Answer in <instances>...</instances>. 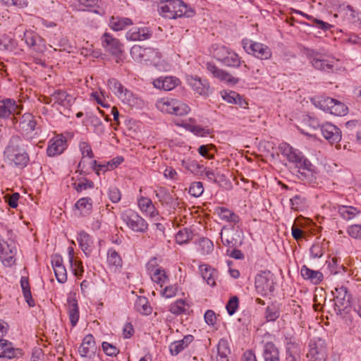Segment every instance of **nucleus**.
Returning <instances> with one entry per match:
<instances>
[{
  "mask_svg": "<svg viewBox=\"0 0 361 361\" xmlns=\"http://www.w3.org/2000/svg\"><path fill=\"white\" fill-rule=\"evenodd\" d=\"M323 137L331 144L334 145L341 141V130L336 126L326 122L320 126Z\"/></svg>",
  "mask_w": 361,
  "mask_h": 361,
  "instance_id": "4468645a",
  "label": "nucleus"
},
{
  "mask_svg": "<svg viewBox=\"0 0 361 361\" xmlns=\"http://www.w3.org/2000/svg\"><path fill=\"white\" fill-rule=\"evenodd\" d=\"M157 108L163 113L178 116L187 115L190 107L184 102L173 98H161L156 103Z\"/></svg>",
  "mask_w": 361,
  "mask_h": 361,
  "instance_id": "7ed1b4c3",
  "label": "nucleus"
},
{
  "mask_svg": "<svg viewBox=\"0 0 361 361\" xmlns=\"http://www.w3.org/2000/svg\"><path fill=\"white\" fill-rule=\"evenodd\" d=\"M6 161L11 166L23 168L29 161V157L23 148V141L18 136H13L4 151Z\"/></svg>",
  "mask_w": 361,
  "mask_h": 361,
  "instance_id": "f257e3e1",
  "label": "nucleus"
},
{
  "mask_svg": "<svg viewBox=\"0 0 361 361\" xmlns=\"http://www.w3.org/2000/svg\"><path fill=\"white\" fill-rule=\"evenodd\" d=\"M23 109L13 99L5 98L0 100V118H8L11 115L20 114Z\"/></svg>",
  "mask_w": 361,
  "mask_h": 361,
  "instance_id": "ddd939ff",
  "label": "nucleus"
},
{
  "mask_svg": "<svg viewBox=\"0 0 361 361\" xmlns=\"http://www.w3.org/2000/svg\"><path fill=\"white\" fill-rule=\"evenodd\" d=\"M20 354V350L15 348L11 342L7 340H0V357L11 359Z\"/></svg>",
  "mask_w": 361,
  "mask_h": 361,
  "instance_id": "a878e982",
  "label": "nucleus"
},
{
  "mask_svg": "<svg viewBox=\"0 0 361 361\" xmlns=\"http://www.w3.org/2000/svg\"><path fill=\"white\" fill-rule=\"evenodd\" d=\"M200 270L203 279L207 281V284L211 286H214L216 285L215 277L216 271L212 269V267L207 264L200 265Z\"/></svg>",
  "mask_w": 361,
  "mask_h": 361,
  "instance_id": "473e14b6",
  "label": "nucleus"
},
{
  "mask_svg": "<svg viewBox=\"0 0 361 361\" xmlns=\"http://www.w3.org/2000/svg\"><path fill=\"white\" fill-rule=\"evenodd\" d=\"M315 120L311 118L309 116H306V117L303 119L301 126L299 127V130L300 132L310 137L314 136L315 131Z\"/></svg>",
  "mask_w": 361,
  "mask_h": 361,
  "instance_id": "72a5a7b5",
  "label": "nucleus"
},
{
  "mask_svg": "<svg viewBox=\"0 0 361 361\" xmlns=\"http://www.w3.org/2000/svg\"><path fill=\"white\" fill-rule=\"evenodd\" d=\"M206 66L207 71L213 75V77L222 82L232 85L237 84L239 82L238 78L233 77L229 73L218 68L213 63H207Z\"/></svg>",
  "mask_w": 361,
  "mask_h": 361,
  "instance_id": "2eb2a0df",
  "label": "nucleus"
},
{
  "mask_svg": "<svg viewBox=\"0 0 361 361\" xmlns=\"http://www.w3.org/2000/svg\"><path fill=\"white\" fill-rule=\"evenodd\" d=\"M102 45L110 54L116 57V62L121 60V55L123 53V44L118 39L114 37L110 33L104 32L101 37Z\"/></svg>",
  "mask_w": 361,
  "mask_h": 361,
  "instance_id": "0eeeda50",
  "label": "nucleus"
},
{
  "mask_svg": "<svg viewBox=\"0 0 361 361\" xmlns=\"http://www.w3.org/2000/svg\"><path fill=\"white\" fill-rule=\"evenodd\" d=\"M96 349L94 336L88 334L84 337L78 352L82 357H91L95 354Z\"/></svg>",
  "mask_w": 361,
  "mask_h": 361,
  "instance_id": "412c9836",
  "label": "nucleus"
},
{
  "mask_svg": "<svg viewBox=\"0 0 361 361\" xmlns=\"http://www.w3.org/2000/svg\"><path fill=\"white\" fill-rule=\"evenodd\" d=\"M243 44L246 52L259 59L265 60L271 56L270 48L264 44L253 41H243Z\"/></svg>",
  "mask_w": 361,
  "mask_h": 361,
  "instance_id": "1a4fd4ad",
  "label": "nucleus"
},
{
  "mask_svg": "<svg viewBox=\"0 0 361 361\" xmlns=\"http://www.w3.org/2000/svg\"><path fill=\"white\" fill-rule=\"evenodd\" d=\"M194 340L192 335L185 336L181 340L174 341L169 345V350L172 355H177L183 350Z\"/></svg>",
  "mask_w": 361,
  "mask_h": 361,
  "instance_id": "cd10ccee",
  "label": "nucleus"
},
{
  "mask_svg": "<svg viewBox=\"0 0 361 361\" xmlns=\"http://www.w3.org/2000/svg\"><path fill=\"white\" fill-rule=\"evenodd\" d=\"M301 350L300 345L290 341L286 343V354L288 361H296L300 358Z\"/></svg>",
  "mask_w": 361,
  "mask_h": 361,
  "instance_id": "f704fd0d",
  "label": "nucleus"
},
{
  "mask_svg": "<svg viewBox=\"0 0 361 361\" xmlns=\"http://www.w3.org/2000/svg\"><path fill=\"white\" fill-rule=\"evenodd\" d=\"M118 98L122 101V102L128 104L129 106H135L137 104L136 96L129 90L124 87L123 91L120 92Z\"/></svg>",
  "mask_w": 361,
  "mask_h": 361,
  "instance_id": "37998d69",
  "label": "nucleus"
},
{
  "mask_svg": "<svg viewBox=\"0 0 361 361\" xmlns=\"http://www.w3.org/2000/svg\"><path fill=\"white\" fill-rule=\"evenodd\" d=\"M317 107L321 110L337 116L348 114V109L343 102L329 97L320 96L317 100Z\"/></svg>",
  "mask_w": 361,
  "mask_h": 361,
  "instance_id": "20e7f679",
  "label": "nucleus"
},
{
  "mask_svg": "<svg viewBox=\"0 0 361 361\" xmlns=\"http://www.w3.org/2000/svg\"><path fill=\"white\" fill-rule=\"evenodd\" d=\"M212 149H215V147L213 145H201L198 148V152L201 156L209 159H214V154L209 152Z\"/></svg>",
  "mask_w": 361,
  "mask_h": 361,
  "instance_id": "13d9d810",
  "label": "nucleus"
},
{
  "mask_svg": "<svg viewBox=\"0 0 361 361\" xmlns=\"http://www.w3.org/2000/svg\"><path fill=\"white\" fill-rule=\"evenodd\" d=\"M335 305L339 312L345 311L352 304V297L345 286L336 288Z\"/></svg>",
  "mask_w": 361,
  "mask_h": 361,
  "instance_id": "dca6fc26",
  "label": "nucleus"
},
{
  "mask_svg": "<svg viewBox=\"0 0 361 361\" xmlns=\"http://www.w3.org/2000/svg\"><path fill=\"white\" fill-rule=\"evenodd\" d=\"M338 212L341 217L349 221L354 219L360 213V211L352 206L340 205L338 207Z\"/></svg>",
  "mask_w": 361,
  "mask_h": 361,
  "instance_id": "e433bc0d",
  "label": "nucleus"
},
{
  "mask_svg": "<svg viewBox=\"0 0 361 361\" xmlns=\"http://www.w3.org/2000/svg\"><path fill=\"white\" fill-rule=\"evenodd\" d=\"M255 288L262 295L274 291V275L270 271H262L255 277Z\"/></svg>",
  "mask_w": 361,
  "mask_h": 361,
  "instance_id": "6e6552de",
  "label": "nucleus"
},
{
  "mask_svg": "<svg viewBox=\"0 0 361 361\" xmlns=\"http://www.w3.org/2000/svg\"><path fill=\"white\" fill-rule=\"evenodd\" d=\"M137 204L140 209L151 218L158 215V211L149 198L141 197L138 199Z\"/></svg>",
  "mask_w": 361,
  "mask_h": 361,
  "instance_id": "c756f323",
  "label": "nucleus"
},
{
  "mask_svg": "<svg viewBox=\"0 0 361 361\" xmlns=\"http://www.w3.org/2000/svg\"><path fill=\"white\" fill-rule=\"evenodd\" d=\"M37 122L31 114H23L19 121V128L27 139H32L37 134L35 130Z\"/></svg>",
  "mask_w": 361,
  "mask_h": 361,
  "instance_id": "9b49d317",
  "label": "nucleus"
},
{
  "mask_svg": "<svg viewBox=\"0 0 361 361\" xmlns=\"http://www.w3.org/2000/svg\"><path fill=\"white\" fill-rule=\"evenodd\" d=\"M70 264L73 274L76 276H82V273L84 272L82 262L73 259L72 260V262H70Z\"/></svg>",
  "mask_w": 361,
  "mask_h": 361,
  "instance_id": "69168bd1",
  "label": "nucleus"
},
{
  "mask_svg": "<svg viewBox=\"0 0 361 361\" xmlns=\"http://www.w3.org/2000/svg\"><path fill=\"white\" fill-rule=\"evenodd\" d=\"M78 240L81 249L85 252V254H87L86 252L90 251V248L92 244V241L89 234L85 231H80L78 233Z\"/></svg>",
  "mask_w": 361,
  "mask_h": 361,
  "instance_id": "a18cd8bd",
  "label": "nucleus"
},
{
  "mask_svg": "<svg viewBox=\"0 0 361 361\" xmlns=\"http://www.w3.org/2000/svg\"><path fill=\"white\" fill-rule=\"evenodd\" d=\"M111 27L116 31L122 30L133 24L131 19L112 16L109 21Z\"/></svg>",
  "mask_w": 361,
  "mask_h": 361,
  "instance_id": "c9c22d12",
  "label": "nucleus"
},
{
  "mask_svg": "<svg viewBox=\"0 0 361 361\" xmlns=\"http://www.w3.org/2000/svg\"><path fill=\"white\" fill-rule=\"evenodd\" d=\"M66 139L62 135H58L51 140L48 146L47 153L49 157L61 154L66 148Z\"/></svg>",
  "mask_w": 361,
  "mask_h": 361,
  "instance_id": "5701e85b",
  "label": "nucleus"
},
{
  "mask_svg": "<svg viewBox=\"0 0 361 361\" xmlns=\"http://www.w3.org/2000/svg\"><path fill=\"white\" fill-rule=\"evenodd\" d=\"M348 234L355 239L361 240V224H353L347 229Z\"/></svg>",
  "mask_w": 361,
  "mask_h": 361,
  "instance_id": "bf43d9fd",
  "label": "nucleus"
},
{
  "mask_svg": "<svg viewBox=\"0 0 361 361\" xmlns=\"http://www.w3.org/2000/svg\"><path fill=\"white\" fill-rule=\"evenodd\" d=\"M226 310L230 315H233L238 307V298L237 296L231 297L226 304Z\"/></svg>",
  "mask_w": 361,
  "mask_h": 361,
  "instance_id": "e2e57ef3",
  "label": "nucleus"
},
{
  "mask_svg": "<svg viewBox=\"0 0 361 361\" xmlns=\"http://www.w3.org/2000/svg\"><path fill=\"white\" fill-rule=\"evenodd\" d=\"M107 262L112 268H121L122 267V259L118 253L113 248L109 249L107 252Z\"/></svg>",
  "mask_w": 361,
  "mask_h": 361,
  "instance_id": "a19ab883",
  "label": "nucleus"
},
{
  "mask_svg": "<svg viewBox=\"0 0 361 361\" xmlns=\"http://www.w3.org/2000/svg\"><path fill=\"white\" fill-rule=\"evenodd\" d=\"M75 207L80 211L81 215L86 216L90 214L92 210V199L90 197L80 198L75 204Z\"/></svg>",
  "mask_w": 361,
  "mask_h": 361,
  "instance_id": "4c0bfd02",
  "label": "nucleus"
},
{
  "mask_svg": "<svg viewBox=\"0 0 361 361\" xmlns=\"http://www.w3.org/2000/svg\"><path fill=\"white\" fill-rule=\"evenodd\" d=\"M16 248L13 242L8 243L0 238V259L5 266L10 267L15 263Z\"/></svg>",
  "mask_w": 361,
  "mask_h": 361,
  "instance_id": "f8f14e48",
  "label": "nucleus"
},
{
  "mask_svg": "<svg viewBox=\"0 0 361 361\" xmlns=\"http://www.w3.org/2000/svg\"><path fill=\"white\" fill-rule=\"evenodd\" d=\"M215 213L218 215L221 220L233 225L238 224L240 220L238 214L226 207H216L215 209Z\"/></svg>",
  "mask_w": 361,
  "mask_h": 361,
  "instance_id": "393cba45",
  "label": "nucleus"
},
{
  "mask_svg": "<svg viewBox=\"0 0 361 361\" xmlns=\"http://www.w3.org/2000/svg\"><path fill=\"white\" fill-rule=\"evenodd\" d=\"M180 83V80L173 76L159 77L153 81V85L155 88L164 91L172 90Z\"/></svg>",
  "mask_w": 361,
  "mask_h": 361,
  "instance_id": "aec40b11",
  "label": "nucleus"
},
{
  "mask_svg": "<svg viewBox=\"0 0 361 361\" xmlns=\"http://www.w3.org/2000/svg\"><path fill=\"white\" fill-rule=\"evenodd\" d=\"M217 353L219 355L228 356L231 353L228 343L225 339H221L217 345Z\"/></svg>",
  "mask_w": 361,
  "mask_h": 361,
  "instance_id": "680f3d73",
  "label": "nucleus"
},
{
  "mask_svg": "<svg viewBox=\"0 0 361 361\" xmlns=\"http://www.w3.org/2000/svg\"><path fill=\"white\" fill-rule=\"evenodd\" d=\"M280 317V311L278 305L271 304L267 306L265 311V318L267 322H274Z\"/></svg>",
  "mask_w": 361,
  "mask_h": 361,
  "instance_id": "09e8293b",
  "label": "nucleus"
},
{
  "mask_svg": "<svg viewBox=\"0 0 361 361\" xmlns=\"http://www.w3.org/2000/svg\"><path fill=\"white\" fill-rule=\"evenodd\" d=\"M334 61H327L317 57V70L330 73L334 70Z\"/></svg>",
  "mask_w": 361,
  "mask_h": 361,
  "instance_id": "603ef678",
  "label": "nucleus"
},
{
  "mask_svg": "<svg viewBox=\"0 0 361 361\" xmlns=\"http://www.w3.org/2000/svg\"><path fill=\"white\" fill-rule=\"evenodd\" d=\"M102 346L103 351L108 356H116L119 353V350L108 342H103Z\"/></svg>",
  "mask_w": 361,
  "mask_h": 361,
  "instance_id": "4d7b16f0",
  "label": "nucleus"
},
{
  "mask_svg": "<svg viewBox=\"0 0 361 361\" xmlns=\"http://www.w3.org/2000/svg\"><path fill=\"white\" fill-rule=\"evenodd\" d=\"M68 313L71 325L75 326L79 319V308L75 298L68 299Z\"/></svg>",
  "mask_w": 361,
  "mask_h": 361,
  "instance_id": "2f4dec72",
  "label": "nucleus"
},
{
  "mask_svg": "<svg viewBox=\"0 0 361 361\" xmlns=\"http://www.w3.org/2000/svg\"><path fill=\"white\" fill-rule=\"evenodd\" d=\"M152 262H149L147 268L151 276L152 280L162 287L169 281V276L166 275L165 270L160 266H154Z\"/></svg>",
  "mask_w": 361,
  "mask_h": 361,
  "instance_id": "a211bd4d",
  "label": "nucleus"
},
{
  "mask_svg": "<svg viewBox=\"0 0 361 361\" xmlns=\"http://www.w3.org/2000/svg\"><path fill=\"white\" fill-rule=\"evenodd\" d=\"M79 147L82 155V158L85 157L92 158L94 157L93 152L89 143H87V142H80Z\"/></svg>",
  "mask_w": 361,
  "mask_h": 361,
  "instance_id": "338daca9",
  "label": "nucleus"
},
{
  "mask_svg": "<svg viewBox=\"0 0 361 361\" xmlns=\"http://www.w3.org/2000/svg\"><path fill=\"white\" fill-rule=\"evenodd\" d=\"M221 63L228 67L238 68L240 66L242 61L240 57L231 49L229 54H228V55L226 56Z\"/></svg>",
  "mask_w": 361,
  "mask_h": 361,
  "instance_id": "79ce46f5",
  "label": "nucleus"
},
{
  "mask_svg": "<svg viewBox=\"0 0 361 361\" xmlns=\"http://www.w3.org/2000/svg\"><path fill=\"white\" fill-rule=\"evenodd\" d=\"M51 265L58 282L60 283L66 282L67 271L63 264L62 257L60 255H54L51 258Z\"/></svg>",
  "mask_w": 361,
  "mask_h": 361,
  "instance_id": "6ab92c4d",
  "label": "nucleus"
},
{
  "mask_svg": "<svg viewBox=\"0 0 361 361\" xmlns=\"http://www.w3.org/2000/svg\"><path fill=\"white\" fill-rule=\"evenodd\" d=\"M108 87L117 97H118L120 92H121L124 89V87L121 83L115 78H111L108 80Z\"/></svg>",
  "mask_w": 361,
  "mask_h": 361,
  "instance_id": "5fc2aeb1",
  "label": "nucleus"
},
{
  "mask_svg": "<svg viewBox=\"0 0 361 361\" xmlns=\"http://www.w3.org/2000/svg\"><path fill=\"white\" fill-rule=\"evenodd\" d=\"M187 82L195 93L202 96L209 94V85L207 80H202L197 76L190 75L187 78Z\"/></svg>",
  "mask_w": 361,
  "mask_h": 361,
  "instance_id": "f3484780",
  "label": "nucleus"
},
{
  "mask_svg": "<svg viewBox=\"0 0 361 361\" xmlns=\"http://www.w3.org/2000/svg\"><path fill=\"white\" fill-rule=\"evenodd\" d=\"M178 292V286L176 285H171L166 286L162 290L161 294L166 298H171L174 297Z\"/></svg>",
  "mask_w": 361,
  "mask_h": 361,
  "instance_id": "0e129e2a",
  "label": "nucleus"
},
{
  "mask_svg": "<svg viewBox=\"0 0 361 361\" xmlns=\"http://www.w3.org/2000/svg\"><path fill=\"white\" fill-rule=\"evenodd\" d=\"M99 0H78L79 6L82 7V11H92L101 15L102 13L97 10L99 7Z\"/></svg>",
  "mask_w": 361,
  "mask_h": 361,
  "instance_id": "49530a36",
  "label": "nucleus"
},
{
  "mask_svg": "<svg viewBox=\"0 0 361 361\" xmlns=\"http://www.w3.org/2000/svg\"><path fill=\"white\" fill-rule=\"evenodd\" d=\"M189 305L183 299L177 300L176 302L171 304L169 311L174 314H181L185 313Z\"/></svg>",
  "mask_w": 361,
  "mask_h": 361,
  "instance_id": "c03bdc74",
  "label": "nucleus"
},
{
  "mask_svg": "<svg viewBox=\"0 0 361 361\" xmlns=\"http://www.w3.org/2000/svg\"><path fill=\"white\" fill-rule=\"evenodd\" d=\"M135 308L138 312L145 315L150 314L152 311L147 298L142 296L137 297L135 302Z\"/></svg>",
  "mask_w": 361,
  "mask_h": 361,
  "instance_id": "ea45409f",
  "label": "nucleus"
},
{
  "mask_svg": "<svg viewBox=\"0 0 361 361\" xmlns=\"http://www.w3.org/2000/svg\"><path fill=\"white\" fill-rule=\"evenodd\" d=\"M203 192H204L203 184L202 182H200V181H195V182L192 183L190 184L189 190H188L189 194L195 197H200V195H202Z\"/></svg>",
  "mask_w": 361,
  "mask_h": 361,
  "instance_id": "3c124183",
  "label": "nucleus"
},
{
  "mask_svg": "<svg viewBox=\"0 0 361 361\" xmlns=\"http://www.w3.org/2000/svg\"><path fill=\"white\" fill-rule=\"evenodd\" d=\"M262 344L264 361H280L279 349L272 341L263 340Z\"/></svg>",
  "mask_w": 361,
  "mask_h": 361,
  "instance_id": "4be33fe9",
  "label": "nucleus"
},
{
  "mask_svg": "<svg viewBox=\"0 0 361 361\" xmlns=\"http://www.w3.org/2000/svg\"><path fill=\"white\" fill-rule=\"evenodd\" d=\"M279 149L282 155L286 157L290 162L295 164L296 167L310 170L311 163L298 149H294L286 142L280 144Z\"/></svg>",
  "mask_w": 361,
  "mask_h": 361,
  "instance_id": "39448f33",
  "label": "nucleus"
},
{
  "mask_svg": "<svg viewBox=\"0 0 361 361\" xmlns=\"http://www.w3.org/2000/svg\"><path fill=\"white\" fill-rule=\"evenodd\" d=\"M151 48H143L139 45H134L130 49V55L133 59L138 61H147L149 60L148 56L153 54Z\"/></svg>",
  "mask_w": 361,
  "mask_h": 361,
  "instance_id": "c85d7f7f",
  "label": "nucleus"
},
{
  "mask_svg": "<svg viewBox=\"0 0 361 361\" xmlns=\"http://www.w3.org/2000/svg\"><path fill=\"white\" fill-rule=\"evenodd\" d=\"M181 166L192 174L202 176L205 171V167L192 159H183L181 161Z\"/></svg>",
  "mask_w": 361,
  "mask_h": 361,
  "instance_id": "7c9ffc66",
  "label": "nucleus"
},
{
  "mask_svg": "<svg viewBox=\"0 0 361 361\" xmlns=\"http://www.w3.org/2000/svg\"><path fill=\"white\" fill-rule=\"evenodd\" d=\"M23 39L27 45L36 53L42 54L47 49L45 40L32 31L26 30L24 32Z\"/></svg>",
  "mask_w": 361,
  "mask_h": 361,
  "instance_id": "9d476101",
  "label": "nucleus"
},
{
  "mask_svg": "<svg viewBox=\"0 0 361 361\" xmlns=\"http://www.w3.org/2000/svg\"><path fill=\"white\" fill-rule=\"evenodd\" d=\"M94 186V183L87 178H84L82 181L78 183H74L73 187L77 192H82L87 189H92Z\"/></svg>",
  "mask_w": 361,
  "mask_h": 361,
  "instance_id": "6e6d98bb",
  "label": "nucleus"
},
{
  "mask_svg": "<svg viewBox=\"0 0 361 361\" xmlns=\"http://www.w3.org/2000/svg\"><path fill=\"white\" fill-rule=\"evenodd\" d=\"M199 246L202 255H209L214 250L212 241L206 238H202L200 240Z\"/></svg>",
  "mask_w": 361,
  "mask_h": 361,
  "instance_id": "8fccbe9b",
  "label": "nucleus"
},
{
  "mask_svg": "<svg viewBox=\"0 0 361 361\" xmlns=\"http://www.w3.org/2000/svg\"><path fill=\"white\" fill-rule=\"evenodd\" d=\"M159 11L163 17L169 19L189 18L195 13L194 10L182 0H167L160 4Z\"/></svg>",
  "mask_w": 361,
  "mask_h": 361,
  "instance_id": "f03ea898",
  "label": "nucleus"
},
{
  "mask_svg": "<svg viewBox=\"0 0 361 361\" xmlns=\"http://www.w3.org/2000/svg\"><path fill=\"white\" fill-rule=\"evenodd\" d=\"M192 233L188 229L179 231L176 235V241L178 244H184L191 239Z\"/></svg>",
  "mask_w": 361,
  "mask_h": 361,
  "instance_id": "864d4df0",
  "label": "nucleus"
},
{
  "mask_svg": "<svg viewBox=\"0 0 361 361\" xmlns=\"http://www.w3.org/2000/svg\"><path fill=\"white\" fill-rule=\"evenodd\" d=\"M155 195L161 204H173V198L164 188L161 187L157 190Z\"/></svg>",
  "mask_w": 361,
  "mask_h": 361,
  "instance_id": "de8ad7c7",
  "label": "nucleus"
},
{
  "mask_svg": "<svg viewBox=\"0 0 361 361\" xmlns=\"http://www.w3.org/2000/svg\"><path fill=\"white\" fill-rule=\"evenodd\" d=\"M54 104H57L66 109L69 108L73 103L75 98L62 90H56L51 93Z\"/></svg>",
  "mask_w": 361,
  "mask_h": 361,
  "instance_id": "b1692460",
  "label": "nucleus"
},
{
  "mask_svg": "<svg viewBox=\"0 0 361 361\" xmlns=\"http://www.w3.org/2000/svg\"><path fill=\"white\" fill-rule=\"evenodd\" d=\"M121 218L128 227L135 232L145 233L148 228L147 221L131 209L124 211Z\"/></svg>",
  "mask_w": 361,
  "mask_h": 361,
  "instance_id": "423d86ee",
  "label": "nucleus"
},
{
  "mask_svg": "<svg viewBox=\"0 0 361 361\" xmlns=\"http://www.w3.org/2000/svg\"><path fill=\"white\" fill-rule=\"evenodd\" d=\"M150 36L151 34L147 27H133L126 34L127 39L132 41L145 40Z\"/></svg>",
  "mask_w": 361,
  "mask_h": 361,
  "instance_id": "bb28decb",
  "label": "nucleus"
},
{
  "mask_svg": "<svg viewBox=\"0 0 361 361\" xmlns=\"http://www.w3.org/2000/svg\"><path fill=\"white\" fill-rule=\"evenodd\" d=\"M20 286L23 290V293L25 301L30 307H34L35 303L31 294L30 283L28 278L26 276H22L20 279Z\"/></svg>",
  "mask_w": 361,
  "mask_h": 361,
  "instance_id": "58836bf2",
  "label": "nucleus"
},
{
  "mask_svg": "<svg viewBox=\"0 0 361 361\" xmlns=\"http://www.w3.org/2000/svg\"><path fill=\"white\" fill-rule=\"evenodd\" d=\"M300 273L305 279L313 280L316 278V271L309 269L306 265L301 267Z\"/></svg>",
  "mask_w": 361,
  "mask_h": 361,
  "instance_id": "774afa93",
  "label": "nucleus"
},
{
  "mask_svg": "<svg viewBox=\"0 0 361 361\" xmlns=\"http://www.w3.org/2000/svg\"><path fill=\"white\" fill-rule=\"evenodd\" d=\"M231 49L225 46H220L217 47L214 52V57L219 61L222 62L226 55L229 54Z\"/></svg>",
  "mask_w": 361,
  "mask_h": 361,
  "instance_id": "052dcab7",
  "label": "nucleus"
}]
</instances>
